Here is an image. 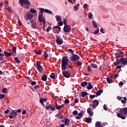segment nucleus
Returning <instances> with one entry per match:
<instances>
[{"label": "nucleus", "instance_id": "1", "mask_svg": "<svg viewBox=\"0 0 127 127\" xmlns=\"http://www.w3.org/2000/svg\"><path fill=\"white\" fill-rule=\"evenodd\" d=\"M69 59L67 56L63 57L62 59V70L63 76L66 78H69L71 75L69 72V71H66L65 70L67 68V65L68 64V61Z\"/></svg>", "mask_w": 127, "mask_h": 127}, {"label": "nucleus", "instance_id": "2", "mask_svg": "<svg viewBox=\"0 0 127 127\" xmlns=\"http://www.w3.org/2000/svg\"><path fill=\"white\" fill-rule=\"evenodd\" d=\"M114 64L116 66L119 64H122L126 66L127 65V58H120V60L117 59L116 62H114Z\"/></svg>", "mask_w": 127, "mask_h": 127}, {"label": "nucleus", "instance_id": "3", "mask_svg": "<svg viewBox=\"0 0 127 127\" xmlns=\"http://www.w3.org/2000/svg\"><path fill=\"white\" fill-rule=\"evenodd\" d=\"M123 112L124 115L127 114V108H121L119 113H117V116L118 118H120L123 120L126 119V117L125 116L121 115H123Z\"/></svg>", "mask_w": 127, "mask_h": 127}, {"label": "nucleus", "instance_id": "4", "mask_svg": "<svg viewBox=\"0 0 127 127\" xmlns=\"http://www.w3.org/2000/svg\"><path fill=\"white\" fill-rule=\"evenodd\" d=\"M79 59L80 57H79V56L74 54V53L72 54V56H71V57H69V59L71 62L76 61L77 60H79Z\"/></svg>", "mask_w": 127, "mask_h": 127}, {"label": "nucleus", "instance_id": "5", "mask_svg": "<svg viewBox=\"0 0 127 127\" xmlns=\"http://www.w3.org/2000/svg\"><path fill=\"white\" fill-rule=\"evenodd\" d=\"M40 14H43V13L44 12H46L47 13H49L50 14H53V12L51 11V10L47 9H45L44 10V8H40L39 9Z\"/></svg>", "mask_w": 127, "mask_h": 127}, {"label": "nucleus", "instance_id": "6", "mask_svg": "<svg viewBox=\"0 0 127 127\" xmlns=\"http://www.w3.org/2000/svg\"><path fill=\"white\" fill-rule=\"evenodd\" d=\"M19 2L21 6H23V4L27 6L30 5V2L28 0H19Z\"/></svg>", "mask_w": 127, "mask_h": 127}, {"label": "nucleus", "instance_id": "7", "mask_svg": "<svg viewBox=\"0 0 127 127\" xmlns=\"http://www.w3.org/2000/svg\"><path fill=\"white\" fill-rule=\"evenodd\" d=\"M17 115V110H11L9 113V117L10 119H13V117H16Z\"/></svg>", "mask_w": 127, "mask_h": 127}, {"label": "nucleus", "instance_id": "8", "mask_svg": "<svg viewBox=\"0 0 127 127\" xmlns=\"http://www.w3.org/2000/svg\"><path fill=\"white\" fill-rule=\"evenodd\" d=\"M56 42L58 45H61L64 43V41L63 40L60 39V37H59V36L56 35Z\"/></svg>", "mask_w": 127, "mask_h": 127}, {"label": "nucleus", "instance_id": "9", "mask_svg": "<svg viewBox=\"0 0 127 127\" xmlns=\"http://www.w3.org/2000/svg\"><path fill=\"white\" fill-rule=\"evenodd\" d=\"M2 52V49L1 48H0V61H2L1 63H5V62H6V60L4 59L3 58V57L4 56V54L1 53V52Z\"/></svg>", "mask_w": 127, "mask_h": 127}, {"label": "nucleus", "instance_id": "10", "mask_svg": "<svg viewBox=\"0 0 127 127\" xmlns=\"http://www.w3.org/2000/svg\"><path fill=\"white\" fill-rule=\"evenodd\" d=\"M63 30L65 33H67V32H69L71 31V27L68 25H64Z\"/></svg>", "mask_w": 127, "mask_h": 127}, {"label": "nucleus", "instance_id": "11", "mask_svg": "<svg viewBox=\"0 0 127 127\" xmlns=\"http://www.w3.org/2000/svg\"><path fill=\"white\" fill-rule=\"evenodd\" d=\"M32 19H33V14H31V13H27V14H26V19L27 20H31Z\"/></svg>", "mask_w": 127, "mask_h": 127}, {"label": "nucleus", "instance_id": "12", "mask_svg": "<svg viewBox=\"0 0 127 127\" xmlns=\"http://www.w3.org/2000/svg\"><path fill=\"white\" fill-rule=\"evenodd\" d=\"M93 108H95V107H97L99 104V102L98 100H93Z\"/></svg>", "mask_w": 127, "mask_h": 127}, {"label": "nucleus", "instance_id": "13", "mask_svg": "<svg viewBox=\"0 0 127 127\" xmlns=\"http://www.w3.org/2000/svg\"><path fill=\"white\" fill-rule=\"evenodd\" d=\"M17 48L16 47H13L12 48V53H11L12 54V56H15V55L17 54Z\"/></svg>", "mask_w": 127, "mask_h": 127}, {"label": "nucleus", "instance_id": "14", "mask_svg": "<svg viewBox=\"0 0 127 127\" xmlns=\"http://www.w3.org/2000/svg\"><path fill=\"white\" fill-rule=\"evenodd\" d=\"M55 106H56V108L57 110L61 109L62 108H63V107H64V104L58 105L57 102L55 103Z\"/></svg>", "mask_w": 127, "mask_h": 127}, {"label": "nucleus", "instance_id": "15", "mask_svg": "<svg viewBox=\"0 0 127 127\" xmlns=\"http://www.w3.org/2000/svg\"><path fill=\"white\" fill-rule=\"evenodd\" d=\"M70 123V121L69 119H68V118H64V126H69Z\"/></svg>", "mask_w": 127, "mask_h": 127}, {"label": "nucleus", "instance_id": "16", "mask_svg": "<svg viewBox=\"0 0 127 127\" xmlns=\"http://www.w3.org/2000/svg\"><path fill=\"white\" fill-rule=\"evenodd\" d=\"M107 81L108 83L111 84L113 82V75H111L110 77L107 78Z\"/></svg>", "mask_w": 127, "mask_h": 127}, {"label": "nucleus", "instance_id": "17", "mask_svg": "<svg viewBox=\"0 0 127 127\" xmlns=\"http://www.w3.org/2000/svg\"><path fill=\"white\" fill-rule=\"evenodd\" d=\"M3 54H4V56H5V57H8L12 56L11 53L7 52L6 51H4L3 52Z\"/></svg>", "mask_w": 127, "mask_h": 127}, {"label": "nucleus", "instance_id": "18", "mask_svg": "<svg viewBox=\"0 0 127 127\" xmlns=\"http://www.w3.org/2000/svg\"><path fill=\"white\" fill-rule=\"evenodd\" d=\"M124 54V53L123 52H118L115 53V56L116 57H121Z\"/></svg>", "mask_w": 127, "mask_h": 127}, {"label": "nucleus", "instance_id": "19", "mask_svg": "<svg viewBox=\"0 0 127 127\" xmlns=\"http://www.w3.org/2000/svg\"><path fill=\"white\" fill-rule=\"evenodd\" d=\"M38 71L40 73H42L43 72V67L42 65H40L39 67H36Z\"/></svg>", "mask_w": 127, "mask_h": 127}, {"label": "nucleus", "instance_id": "20", "mask_svg": "<svg viewBox=\"0 0 127 127\" xmlns=\"http://www.w3.org/2000/svg\"><path fill=\"white\" fill-rule=\"evenodd\" d=\"M44 17H43V14H39L38 15V20L40 22H42V21L44 19Z\"/></svg>", "mask_w": 127, "mask_h": 127}, {"label": "nucleus", "instance_id": "21", "mask_svg": "<svg viewBox=\"0 0 127 127\" xmlns=\"http://www.w3.org/2000/svg\"><path fill=\"white\" fill-rule=\"evenodd\" d=\"M87 113L89 116H93V112L91 111V108H88L87 109Z\"/></svg>", "mask_w": 127, "mask_h": 127}, {"label": "nucleus", "instance_id": "22", "mask_svg": "<svg viewBox=\"0 0 127 127\" xmlns=\"http://www.w3.org/2000/svg\"><path fill=\"white\" fill-rule=\"evenodd\" d=\"M103 90L102 89L98 90L97 92H96V97L100 96V95L102 93Z\"/></svg>", "mask_w": 127, "mask_h": 127}, {"label": "nucleus", "instance_id": "23", "mask_svg": "<svg viewBox=\"0 0 127 127\" xmlns=\"http://www.w3.org/2000/svg\"><path fill=\"white\" fill-rule=\"evenodd\" d=\"M42 81H46L47 80V75L46 74H43L41 78Z\"/></svg>", "mask_w": 127, "mask_h": 127}, {"label": "nucleus", "instance_id": "24", "mask_svg": "<svg viewBox=\"0 0 127 127\" xmlns=\"http://www.w3.org/2000/svg\"><path fill=\"white\" fill-rule=\"evenodd\" d=\"M88 82L87 81H84L81 83L80 86L82 87H85V86H87Z\"/></svg>", "mask_w": 127, "mask_h": 127}, {"label": "nucleus", "instance_id": "25", "mask_svg": "<svg viewBox=\"0 0 127 127\" xmlns=\"http://www.w3.org/2000/svg\"><path fill=\"white\" fill-rule=\"evenodd\" d=\"M88 85L87 86V89L88 90H90V89L93 88V86L91 85V82H88Z\"/></svg>", "mask_w": 127, "mask_h": 127}, {"label": "nucleus", "instance_id": "26", "mask_svg": "<svg viewBox=\"0 0 127 127\" xmlns=\"http://www.w3.org/2000/svg\"><path fill=\"white\" fill-rule=\"evenodd\" d=\"M90 66L93 68H97L98 67L97 64H95V63H91Z\"/></svg>", "mask_w": 127, "mask_h": 127}, {"label": "nucleus", "instance_id": "27", "mask_svg": "<svg viewBox=\"0 0 127 127\" xmlns=\"http://www.w3.org/2000/svg\"><path fill=\"white\" fill-rule=\"evenodd\" d=\"M92 24L94 28H97V23L95 21V20H92Z\"/></svg>", "mask_w": 127, "mask_h": 127}, {"label": "nucleus", "instance_id": "28", "mask_svg": "<svg viewBox=\"0 0 127 127\" xmlns=\"http://www.w3.org/2000/svg\"><path fill=\"white\" fill-rule=\"evenodd\" d=\"M95 126L96 127H103V125H102V124H101V123L99 122H96Z\"/></svg>", "mask_w": 127, "mask_h": 127}, {"label": "nucleus", "instance_id": "29", "mask_svg": "<svg viewBox=\"0 0 127 127\" xmlns=\"http://www.w3.org/2000/svg\"><path fill=\"white\" fill-rule=\"evenodd\" d=\"M30 12L32 14H37V11L33 9V8H30Z\"/></svg>", "mask_w": 127, "mask_h": 127}, {"label": "nucleus", "instance_id": "30", "mask_svg": "<svg viewBox=\"0 0 127 127\" xmlns=\"http://www.w3.org/2000/svg\"><path fill=\"white\" fill-rule=\"evenodd\" d=\"M14 60H15L16 64H19L20 63L21 61L19 60V58L18 57H15L14 58Z\"/></svg>", "mask_w": 127, "mask_h": 127}, {"label": "nucleus", "instance_id": "31", "mask_svg": "<svg viewBox=\"0 0 127 127\" xmlns=\"http://www.w3.org/2000/svg\"><path fill=\"white\" fill-rule=\"evenodd\" d=\"M88 94V93L87 92H82L80 94V96L84 97L85 96H87Z\"/></svg>", "mask_w": 127, "mask_h": 127}, {"label": "nucleus", "instance_id": "32", "mask_svg": "<svg viewBox=\"0 0 127 127\" xmlns=\"http://www.w3.org/2000/svg\"><path fill=\"white\" fill-rule=\"evenodd\" d=\"M31 26L33 29H36L37 28V23L34 22L33 24L31 25Z\"/></svg>", "mask_w": 127, "mask_h": 127}, {"label": "nucleus", "instance_id": "33", "mask_svg": "<svg viewBox=\"0 0 127 127\" xmlns=\"http://www.w3.org/2000/svg\"><path fill=\"white\" fill-rule=\"evenodd\" d=\"M34 52L37 55L40 56L42 54V50H40V51L34 50Z\"/></svg>", "mask_w": 127, "mask_h": 127}, {"label": "nucleus", "instance_id": "34", "mask_svg": "<svg viewBox=\"0 0 127 127\" xmlns=\"http://www.w3.org/2000/svg\"><path fill=\"white\" fill-rule=\"evenodd\" d=\"M92 121V119H91V118H90V117H87V118H86V119H85V122L86 123H90V122H91Z\"/></svg>", "mask_w": 127, "mask_h": 127}, {"label": "nucleus", "instance_id": "35", "mask_svg": "<svg viewBox=\"0 0 127 127\" xmlns=\"http://www.w3.org/2000/svg\"><path fill=\"white\" fill-rule=\"evenodd\" d=\"M56 117H58L60 119H63V115L60 114H56Z\"/></svg>", "mask_w": 127, "mask_h": 127}, {"label": "nucleus", "instance_id": "36", "mask_svg": "<svg viewBox=\"0 0 127 127\" xmlns=\"http://www.w3.org/2000/svg\"><path fill=\"white\" fill-rule=\"evenodd\" d=\"M29 82L31 83L32 86H35V85L37 84V82L36 81H32V80H29Z\"/></svg>", "mask_w": 127, "mask_h": 127}, {"label": "nucleus", "instance_id": "37", "mask_svg": "<svg viewBox=\"0 0 127 127\" xmlns=\"http://www.w3.org/2000/svg\"><path fill=\"white\" fill-rule=\"evenodd\" d=\"M55 17H56V20L57 21H60L62 19V18L61 17L59 16L58 15H56Z\"/></svg>", "mask_w": 127, "mask_h": 127}, {"label": "nucleus", "instance_id": "38", "mask_svg": "<svg viewBox=\"0 0 127 127\" xmlns=\"http://www.w3.org/2000/svg\"><path fill=\"white\" fill-rule=\"evenodd\" d=\"M50 77L52 79H55V73H52L51 75H50Z\"/></svg>", "mask_w": 127, "mask_h": 127}, {"label": "nucleus", "instance_id": "39", "mask_svg": "<svg viewBox=\"0 0 127 127\" xmlns=\"http://www.w3.org/2000/svg\"><path fill=\"white\" fill-rule=\"evenodd\" d=\"M50 108V106L49 105V102H48L46 103V110H49Z\"/></svg>", "mask_w": 127, "mask_h": 127}, {"label": "nucleus", "instance_id": "40", "mask_svg": "<svg viewBox=\"0 0 127 127\" xmlns=\"http://www.w3.org/2000/svg\"><path fill=\"white\" fill-rule=\"evenodd\" d=\"M50 110L52 111V112L55 111L56 109L55 105H54V107L50 106Z\"/></svg>", "mask_w": 127, "mask_h": 127}, {"label": "nucleus", "instance_id": "41", "mask_svg": "<svg viewBox=\"0 0 127 127\" xmlns=\"http://www.w3.org/2000/svg\"><path fill=\"white\" fill-rule=\"evenodd\" d=\"M82 63L81 62H79V61H77L76 62V64L77 66H81Z\"/></svg>", "mask_w": 127, "mask_h": 127}, {"label": "nucleus", "instance_id": "42", "mask_svg": "<svg viewBox=\"0 0 127 127\" xmlns=\"http://www.w3.org/2000/svg\"><path fill=\"white\" fill-rule=\"evenodd\" d=\"M99 32V28H97V29H96V30L94 31V32L93 33L94 34H97L98 33V32Z\"/></svg>", "mask_w": 127, "mask_h": 127}, {"label": "nucleus", "instance_id": "43", "mask_svg": "<svg viewBox=\"0 0 127 127\" xmlns=\"http://www.w3.org/2000/svg\"><path fill=\"white\" fill-rule=\"evenodd\" d=\"M41 65V63L40 62H37L36 63V66L37 67H39Z\"/></svg>", "mask_w": 127, "mask_h": 127}, {"label": "nucleus", "instance_id": "44", "mask_svg": "<svg viewBox=\"0 0 127 127\" xmlns=\"http://www.w3.org/2000/svg\"><path fill=\"white\" fill-rule=\"evenodd\" d=\"M7 88H3L2 90V92L3 94H5L6 93Z\"/></svg>", "mask_w": 127, "mask_h": 127}, {"label": "nucleus", "instance_id": "45", "mask_svg": "<svg viewBox=\"0 0 127 127\" xmlns=\"http://www.w3.org/2000/svg\"><path fill=\"white\" fill-rule=\"evenodd\" d=\"M92 16H93L92 13L91 12H90L89 14H88V17L89 19H91L92 17Z\"/></svg>", "mask_w": 127, "mask_h": 127}, {"label": "nucleus", "instance_id": "46", "mask_svg": "<svg viewBox=\"0 0 127 127\" xmlns=\"http://www.w3.org/2000/svg\"><path fill=\"white\" fill-rule=\"evenodd\" d=\"M44 98H40V103H41L42 104H43L44 105V103H43V102H44Z\"/></svg>", "mask_w": 127, "mask_h": 127}, {"label": "nucleus", "instance_id": "47", "mask_svg": "<svg viewBox=\"0 0 127 127\" xmlns=\"http://www.w3.org/2000/svg\"><path fill=\"white\" fill-rule=\"evenodd\" d=\"M5 97V95L0 94V99H2L3 98H4Z\"/></svg>", "mask_w": 127, "mask_h": 127}, {"label": "nucleus", "instance_id": "48", "mask_svg": "<svg viewBox=\"0 0 127 127\" xmlns=\"http://www.w3.org/2000/svg\"><path fill=\"white\" fill-rule=\"evenodd\" d=\"M53 28L54 29H61V27H59V26H54Z\"/></svg>", "mask_w": 127, "mask_h": 127}, {"label": "nucleus", "instance_id": "49", "mask_svg": "<svg viewBox=\"0 0 127 127\" xmlns=\"http://www.w3.org/2000/svg\"><path fill=\"white\" fill-rule=\"evenodd\" d=\"M48 55L47 54V53H46V52H44V58H45V59H47V58L48 57Z\"/></svg>", "mask_w": 127, "mask_h": 127}, {"label": "nucleus", "instance_id": "50", "mask_svg": "<svg viewBox=\"0 0 127 127\" xmlns=\"http://www.w3.org/2000/svg\"><path fill=\"white\" fill-rule=\"evenodd\" d=\"M64 26L67 25V19H64Z\"/></svg>", "mask_w": 127, "mask_h": 127}, {"label": "nucleus", "instance_id": "51", "mask_svg": "<svg viewBox=\"0 0 127 127\" xmlns=\"http://www.w3.org/2000/svg\"><path fill=\"white\" fill-rule=\"evenodd\" d=\"M58 23L59 24V26H62L63 25V21H60L59 22H58Z\"/></svg>", "mask_w": 127, "mask_h": 127}, {"label": "nucleus", "instance_id": "52", "mask_svg": "<svg viewBox=\"0 0 127 127\" xmlns=\"http://www.w3.org/2000/svg\"><path fill=\"white\" fill-rule=\"evenodd\" d=\"M7 11L10 12L11 13L12 12V9L10 7L7 8Z\"/></svg>", "mask_w": 127, "mask_h": 127}, {"label": "nucleus", "instance_id": "53", "mask_svg": "<svg viewBox=\"0 0 127 127\" xmlns=\"http://www.w3.org/2000/svg\"><path fill=\"white\" fill-rule=\"evenodd\" d=\"M96 95H90V99H92L93 98H95Z\"/></svg>", "mask_w": 127, "mask_h": 127}, {"label": "nucleus", "instance_id": "54", "mask_svg": "<svg viewBox=\"0 0 127 127\" xmlns=\"http://www.w3.org/2000/svg\"><path fill=\"white\" fill-rule=\"evenodd\" d=\"M72 114L75 115V116L78 114V112L76 110H74L73 111Z\"/></svg>", "mask_w": 127, "mask_h": 127}, {"label": "nucleus", "instance_id": "55", "mask_svg": "<svg viewBox=\"0 0 127 127\" xmlns=\"http://www.w3.org/2000/svg\"><path fill=\"white\" fill-rule=\"evenodd\" d=\"M34 88L35 89H37V88H40V86L39 85H35V86L34 87Z\"/></svg>", "mask_w": 127, "mask_h": 127}, {"label": "nucleus", "instance_id": "56", "mask_svg": "<svg viewBox=\"0 0 127 127\" xmlns=\"http://www.w3.org/2000/svg\"><path fill=\"white\" fill-rule=\"evenodd\" d=\"M55 31H56V33L59 34L61 32V29H55Z\"/></svg>", "mask_w": 127, "mask_h": 127}, {"label": "nucleus", "instance_id": "57", "mask_svg": "<svg viewBox=\"0 0 127 127\" xmlns=\"http://www.w3.org/2000/svg\"><path fill=\"white\" fill-rule=\"evenodd\" d=\"M123 66L122 65H118L116 66L117 69H120L122 68V67Z\"/></svg>", "mask_w": 127, "mask_h": 127}, {"label": "nucleus", "instance_id": "58", "mask_svg": "<svg viewBox=\"0 0 127 127\" xmlns=\"http://www.w3.org/2000/svg\"><path fill=\"white\" fill-rule=\"evenodd\" d=\"M64 103L65 104H68V103H69V100H68V99H65V100H64Z\"/></svg>", "mask_w": 127, "mask_h": 127}, {"label": "nucleus", "instance_id": "59", "mask_svg": "<svg viewBox=\"0 0 127 127\" xmlns=\"http://www.w3.org/2000/svg\"><path fill=\"white\" fill-rule=\"evenodd\" d=\"M68 52L72 54V56H73L74 53L72 49H68Z\"/></svg>", "mask_w": 127, "mask_h": 127}, {"label": "nucleus", "instance_id": "60", "mask_svg": "<svg viewBox=\"0 0 127 127\" xmlns=\"http://www.w3.org/2000/svg\"><path fill=\"white\" fill-rule=\"evenodd\" d=\"M51 29H52V27H50V26H49V27H48V28H47L46 31H47V32H48L50 31V30H51Z\"/></svg>", "mask_w": 127, "mask_h": 127}, {"label": "nucleus", "instance_id": "61", "mask_svg": "<svg viewBox=\"0 0 127 127\" xmlns=\"http://www.w3.org/2000/svg\"><path fill=\"white\" fill-rule=\"evenodd\" d=\"M42 22H43V25L45 26V22H46L45 18H43Z\"/></svg>", "mask_w": 127, "mask_h": 127}, {"label": "nucleus", "instance_id": "62", "mask_svg": "<svg viewBox=\"0 0 127 127\" xmlns=\"http://www.w3.org/2000/svg\"><path fill=\"white\" fill-rule=\"evenodd\" d=\"M100 32L102 34H104L105 33L104 30L103 28H101V29H100Z\"/></svg>", "mask_w": 127, "mask_h": 127}, {"label": "nucleus", "instance_id": "63", "mask_svg": "<svg viewBox=\"0 0 127 127\" xmlns=\"http://www.w3.org/2000/svg\"><path fill=\"white\" fill-rule=\"evenodd\" d=\"M117 99H118L119 101H121V100H122V99H123V97L117 96Z\"/></svg>", "mask_w": 127, "mask_h": 127}, {"label": "nucleus", "instance_id": "64", "mask_svg": "<svg viewBox=\"0 0 127 127\" xmlns=\"http://www.w3.org/2000/svg\"><path fill=\"white\" fill-rule=\"evenodd\" d=\"M88 72L91 71V67L89 66H88Z\"/></svg>", "mask_w": 127, "mask_h": 127}]
</instances>
